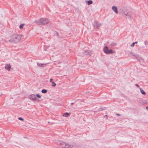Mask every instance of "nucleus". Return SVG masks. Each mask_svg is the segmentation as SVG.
Here are the masks:
<instances>
[{
    "label": "nucleus",
    "mask_w": 148,
    "mask_h": 148,
    "mask_svg": "<svg viewBox=\"0 0 148 148\" xmlns=\"http://www.w3.org/2000/svg\"><path fill=\"white\" fill-rule=\"evenodd\" d=\"M22 35L17 34H14L11 36V38L9 40V42L16 43L18 42L21 39Z\"/></svg>",
    "instance_id": "obj_1"
},
{
    "label": "nucleus",
    "mask_w": 148,
    "mask_h": 148,
    "mask_svg": "<svg viewBox=\"0 0 148 148\" xmlns=\"http://www.w3.org/2000/svg\"><path fill=\"white\" fill-rule=\"evenodd\" d=\"M59 144L62 147L65 148H72L75 145V143L74 142L69 144L62 141H59Z\"/></svg>",
    "instance_id": "obj_2"
},
{
    "label": "nucleus",
    "mask_w": 148,
    "mask_h": 148,
    "mask_svg": "<svg viewBox=\"0 0 148 148\" xmlns=\"http://www.w3.org/2000/svg\"><path fill=\"white\" fill-rule=\"evenodd\" d=\"M49 19L46 18H41L39 20H36L35 22L38 25H45L49 23Z\"/></svg>",
    "instance_id": "obj_3"
},
{
    "label": "nucleus",
    "mask_w": 148,
    "mask_h": 148,
    "mask_svg": "<svg viewBox=\"0 0 148 148\" xmlns=\"http://www.w3.org/2000/svg\"><path fill=\"white\" fill-rule=\"evenodd\" d=\"M103 51L106 54H112L113 53L112 50L110 49L108 50V48L107 46H105L103 48Z\"/></svg>",
    "instance_id": "obj_4"
},
{
    "label": "nucleus",
    "mask_w": 148,
    "mask_h": 148,
    "mask_svg": "<svg viewBox=\"0 0 148 148\" xmlns=\"http://www.w3.org/2000/svg\"><path fill=\"white\" fill-rule=\"evenodd\" d=\"M93 25L97 29H98L101 25V23H98L96 21H95Z\"/></svg>",
    "instance_id": "obj_5"
},
{
    "label": "nucleus",
    "mask_w": 148,
    "mask_h": 148,
    "mask_svg": "<svg viewBox=\"0 0 148 148\" xmlns=\"http://www.w3.org/2000/svg\"><path fill=\"white\" fill-rule=\"evenodd\" d=\"M29 99L33 101L36 100V96L35 94H32L29 96Z\"/></svg>",
    "instance_id": "obj_6"
},
{
    "label": "nucleus",
    "mask_w": 148,
    "mask_h": 148,
    "mask_svg": "<svg viewBox=\"0 0 148 148\" xmlns=\"http://www.w3.org/2000/svg\"><path fill=\"white\" fill-rule=\"evenodd\" d=\"M112 9L116 14H117L118 13L117 8L115 6H113L112 7Z\"/></svg>",
    "instance_id": "obj_7"
},
{
    "label": "nucleus",
    "mask_w": 148,
    "mask_h": 148,
    "mask_svg": "<svg viewBox=\"0 0 148 148\" xmlns=\"http://www.w3.org/2000/svg\"><path fill=\"white\" fill-rule=\"evenodd\" d=\"M5 68L8 71H10L11 68L10 65L8 64H6L5 66Z\"/></svg>",
    "instance_id": "obj_8"
},
{
    "label": "nucleus",
    "mask_w": 148,
    "mask_h": 148,
    "mask_svg": "<svg viewBox=\"0 0 148 148\" xmlns=\"http://www.w3.org/2000/svg\"><path fill=\"white\" fill-rule=\"evenodd\" d=\"M84 53L86 55H90L91 52L90 51L85 50L84 51Z\"/></svg>",
    "instance_id": "obj_9"
},
{
    "label": "nucleus",
    "mask_w": 148,
    "mask_h": 148,
    "mask_svg": "<svg viewBox=\"0 0 148 148\" xmlns=\"http://www.w3.org/2000/svg\"><path fill=\"white\" fill-rule=\"evenodd\" d=\"M140 92L142 93V94L143 95H146V93L141 88H140Z\"/></svg>",
    "instance_id": "obj_10"
},
{
    "label": "nucleus",
    "mask_w": 148,
    "mask_h": 148,
    "mask_svg": "<svg viewBox=\"0 0 148 148\" xmlns=\"http://www.w3.org/2000/svg\"><path fill=\"white\" fill-rule=\"evenodd\" d=\"M69 114H70L69 113L66 112L63 114V116L65 117H67Z\"/></svg>",
    "instance_id": "obj_11"
},
{
    "label": "nucleus",
    "mask_w": 148,
    "mask_h": 148,
    "mask_svg": "<svg viewBox=\"0 0 148 148\" xmlns=\"http://www.w3.org/2000/svg\"><path fill=\"white\" fill-rule=\"evenodd\" d=\"M44 64H41L38 62L37 63V65L38 66L41 67Z\"/></svg>",
    "instance_id": "obj_12"
},
{
    "label": "nucleus",
    "mask_w": 148,
    "mask_h": 148,
    "mask_svg": "<svg viewBox=\"0 0 148 148\" xmlns=\"http://www.w3.org/2000/svg\"><path fill=\"white\" fill-rule=\"evenodd\" d=\"M116 45H117L116 44L115 42H112L111 44L110 45V46H116Z\"/></svg>",
    "instance_id": "obj_13"
},
{
    "label": "nucleus",
    "mask_w": 148,
    "mask_h": 148,
    "mask_svg": "<svg viewBox=\"0 0 148 148\" xmlns=\"http://www.w3.org/2000/svg\"><path fill=\"white\" fill-rule=\"evenodd\" d=\"M41 92L45 94L47 92V90H46L43 89L42 90Z\"/></svg>",
    "instance_id": "obj_14"
},
{
    "label": "nucleus",
    "mask_w": 148,
    "mask_h": 148,
    "mask_svg": "<svg viewBox=\"0 0 148 148\" xmlns=\"http://www.w3.org/2000/svg\"><path fill=\"white\" fill-rule=\"evenodd\" d=\"M92 3V1L91 0H89L87 1V4L88 5H90Z\"/></svg>",
    "instance_id": "obj_15"
},
{
    "label": "nucleus",
    "mask_w": 148,
    "mask_h": 148,
    "mask_svg": "<svg viewBox=\"0 0 148 148\" xmlns=\"http://www.w3.org/2000/svg\"><path fill=\"white\" fill-rule=\"evenodd\" d=\"M24 24H21L19 26V28L20 29H22L23 28V27L24 26Z\"/></svg>",
    "instance_id": "obj_16"
},
{
    "label": "nucleus",
    "mask_w": 148,
    "mask_h": 148,
    "mask_svg": "<svg viewBox=\"0 0 148 148\" xmlns=\"http://www.w3.org/2000/svg\"><path fill=\"white\" fill-rule=\"evenodd\" d=\"M52 86L55 87L56 86V84L55 82H52Z\"/></svg>",
    "instance_id": "obj_17"
},
{
    "label": "nucleus",
    "mask_w": 148,
    "mask_h": 148,
    "mask_svg": "<svg viewBox=\"0 0 148 148\" xmlns=\"http://www.w3.org/2000/svg\"><path fill=\"white\" fill-rule=\"evenodd\" d=\"M36 97L39 98H40L41 97V96L38 94H36Z\"/></svg>",
    "instance_id": "obj_18"
},
{
    "label": "nucleus",
    "mask_w": 148,
    "mask_h": 148,
    "mask_svg": "<svg viewBox=\"0 0 148 148\" xmlns=\"http://www.w3.org/2000/svg\"><path fill=\"white\" fill-rule=\"evenodd\" d=\"M18 119L21 121H23L24 120V119L21 117L18 118Z\"/></svg>",
    "instance_id": "obj_19"
},
{
    "label": "nucleus",
    "mask_w": 148,
    "mask_h": 148,
    "mask_svg": "<svg viewBox=\"0 0 148 148\" xmlns=\"http://www.w3.org/2000/svg\"><path fill=\"white\" fill-rule=\"evenodd\" d=\"M134 42L130 45V46L131 47H133L134 46Z\"/></svg>",
    "instance_id": "obj_20"
},
{
    "label": "nucleus",
    "mask_w": 148,
    "mask_h": 148,
    "mask_svg": "<svg viewBox=\"0 0 148 148\" xmlns=\"http://www.w3.org/2000/svg\"><path fill=\"white\" fill-rule=\"evenodd\" d=\"M53 79L52 78H51L50 79V82H51V83H52V82H53L52 81H53Z\"/></svg>",
    "instance_id": "obj_21"
},
{
    "label": "nucleus",
    "mask_w": 148,
    "mask_h": 148,
    "mask_svg": "<svg viewBox=\"0 0 148 148\" xmlns=\"http://www.w3.org/2000/svg\"><path fill=\"white\" fill-rule=\"evenodd\" d=\"M135 86H136L138 87L139 88H140L139 87V86L138 84H135Z\"/></svg>",
    "instance_id": "obj_22"
},
{
    "label": "nucleus",
    "mask_w": 148,
    "mask_h": 148,
    "mask_svg": "<svg viewBox=\"0 0 148 148\" xmlns=\"http://www.w3.org/2000/svg\"><path fill=\"white\" fill-rule=\"evenodd\" d=\"M116 115L117 116H120L121 115L120 114H116Z\"/></svg>",
    "instance_id": "obj_23"
},
{
    "label": "nucleus",
    "mask_w": 148,
    "mask_h": 148,
    "mask_svg": "<svg viewBox=\"0 0 148 148\" xmlns=\"http://www.w3.org/2000/svg\"><path fill=\"white\" fill-rule=\"evenodd\" d=\"M146 108L148 110V106L146 107Z\"/></svg>",
    "instance_id": "obj_24"
},
{
    "label": "nucleus",
    "mask_w": 148,
    "mask_h": 148,
    "mask_svg": "<svg viewBox=\"0 0 148 148\" xmlns=\"http://www.w3.org/2000/svg\"><path fill=\"white\" fill-rule=\"evenodd\" d=\"M144 43H145V45H146V41H145L144 42Z\"/></svg>",
    "instance_id": "obj_25"
},
{
    "label": "nucleus",
    "mask_w": 148,
    "mask_h": 148,
    "mask_svg": "<svg viewBox=\"0 0 148 148\" xmlns=\"http://www.w3.org/2000/svg\"><path fill=\"white\" fill-rule=\"evenodd\" d=\"M134 44H137V42H134Z\"/></svg>",
    "instance_id": "obj_26"
},
{
    "label": "nucleus",
    "mask_w": 148,
    "mask_h": 148,
    "mask_svg": "<svg viewBox=\"0 0 148 148\" xmlns=\"http://www.w3.org/2000/svg\"><path fill=\"white\" fill-rule=\"evenodd\" d=\"M105 116H106V117H107V118H108V116H107V115H105Z\"/></svg>",
    "instance_id": "obj_27"
},
{
    "label": "nucleus",
    "mask_w": 148,
    "mask_h": 148,
    "mask_svg": "<svg viewBox=\"0 0 148 148\" xmlns=\"http://www.w3.org/2000/svg\"><path fill=\"white\" fill-rule=\"evenodd\" d=\"M73 103H71V105H73Z\"/></svg>",
    "instance_id": "obj_28"
},
{
    "label": "nucleus",
    "mask_w": 148,
    "mask_h": 148,
    "mask_svg": "<svg viewBox=\"0 0 148 148\" xmlns=\"http://www.w3.org/2000/svg\"><path fill=\"white\" fill-rule=\"evenodd\" d=\"M48 123H49V122H48Z\"/></svg>",
    "instance_id": "obj_29"
}]
</instances>
